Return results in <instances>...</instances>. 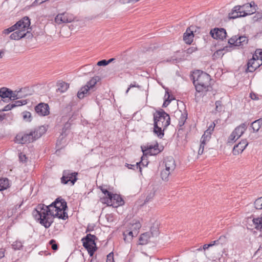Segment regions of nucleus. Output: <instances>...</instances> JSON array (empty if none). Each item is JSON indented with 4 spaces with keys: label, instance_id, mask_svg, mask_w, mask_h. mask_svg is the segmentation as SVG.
Listing matches in <instances>:
<instances>
[{
    "label": "nucleus",
    "instance_id": "obj_29",
    "mask_svg": "<svg viewBox=\"0 0 262 262\" xmlns=\"http://www.w3.org/2000/svg\"><path fill=\"white\" fill-rule=\"evenodd\" d=\"M201 70H196L193 71L190 74L191 80L192 82H196L199 80L200 76H201Z\"/></svg>",
    "mask_w": 262,
    "mask_h": 262
},
{
    "label": "nucleus",
    "instance_id": "obj_52",
    "mask_svg": "<svg viewBox=\"0 0 262 262\" xmlns=\"http://www.w3.org/2000/svg\"><path fill=\"white\" fill-rule=\"evenodd\" d=\"M14 28H15V26H14V25H13L11 27H9V28L5 29L3 31V33L7 35V34L10 33L12 32L15 31V30Z\"/></svg>",
    "mask_w": 262,
    "mask_h": 262
},
{
    "label": "nucleus",
    "instance_id": "obj_47",
    "mask_svg": "<svg viewBox=\"0 0 262 262\" xmlns=\"http://www.w3.org/2000/svg\"><path fill=\"white\" fill-rule=\"evenodd\" d=\"M23 118L25 120L30 122L31 121V114L29 112H24L23 113Z\"/></svg>",
    "mask_w": 262,
    "mask_h": 262
},
{
    "label": "nucleus",
    "instance_id": "obj_28",
    "mask_svg": "<svg viewBox=\"0 0 262 262\" xmlns=\"http://www.w3.org/2000/svg\"><path fill=\"white\" fill-rule=\"evenodd\" d=\"M46 132V128L45 126H42L39 127L38 128L34 129L33 132H34V135L36 139L39 138L43 134H45Z\"/></svg>",
    "mask_w": 262,
    "mask_h": 262
},
{
    "label": "nucleus",
    "instance_id": "obj_62",
    "mask_svg": "<svg viewBox=\"0 0 262 262\" xmlns=\"http://www.w3.org/2000/svg\"><path fill=\"white\" fill-rule=\"evenodd\" d=\"M155 196L154 192H150L149 194L147 195L145 199V202H148L150 201Z\"/></svg>",
    "mask_w": 262,
    "mask_h": 262
},
{
    "label": "nucleus",
    "instance_id": "obj_48",
    "mask_svg": "<svg viewBox=\"0 0 262 262\" xmlns=\"http://www.w3.org/2000/svg\"><path fill=\"white\" fill-rule=\"evenodd\" d=\"M49 244L51 246V248L54 251H56L58 248V245L56 243V241L55 239H51L49 242Z\"/></svg>",
    "mask_w": 262,
    "mask_h": 262
},
{
    "label": "nucleus",
    "instance_id": "obj_40",
    "mask_svg": "<svg viewBox=\"0 0 262 262\" xmlns=\"http://www.w3.org/2000/svg\"><path fill=\"white\" fill-rule=\"evenodd\" d=\"M253 57L257 58V60L262 63V49H257L256 50L255 53L253 55Z\"/></svg>",
    "mask_w": 262,
    "mask_h": 262
},
{
    "label": "nucleus",
    "instance_id": "obj_34",
    "mask_svg": "<svg viewBox=\"0 0 262 262\" xmlns=\"http://www.w3.org/2000/svg\"><path fill=\"white\" fill-rule=\"evenodd\" d=\"M161 83V85L162 86V87L165 89V96H166V95H167V99L164 102L163 105H162V107H166L169 104V103L171 102V101L172 100V99H174L173 98H171L170 99V95H169V90L168 88H165L162 84V83Z\"/></svg>",
    "mask_w": 262,
    "mask_h": 262
},
{
    "label": "nucleus",
    "instance_id": "obj_2",
    "mask_svg": "<svg viewBox=\"0 0 262 262\" xmlns=\"http://www.w3.org/2000/svg\"><path fill=\"white\" fill-rule=\"evenodd\" d=\"M50 207L55 208L54 215L59 219L66 220L68 218L66 210L68 209L67 203L64 199L57 198L50 205Z\"/></svg>",
    "mask_w": 262,
    "mask_h": 262
},
{
    "label": "nucleus",
    "instance_id": "obj_36",
    "mask_svg": "<svg viewBox=\"0 0 262 262\" xmlns=\"http://www.w3.org/2000/svg\"><path fill=\"white\" fill-rule=\"evenodd\" d=\"M98 248L96 245V242L94 243V244H93L92 246L89 247V248L87 249V251L88 253L89 254L90 256H93L94 253L97 250Z\"/></svg>",
    "mask_w": 262,
    "mask_h": 262
},
{
    "label": "nucleus",
    "instance_id": "obj_45",
    "mask_svg": "<svg viewBox=\"0 0 262 262\" xmlns=\"http://www.w3.org/2000/svg\"><path fill=\"white\" fill-rule=\"evenodd\" d=\"M27 103L26 100H21L15 101L14 103H12V105H14V108L16 106H19L23 105H25Z\"/></svg>",
    "mask_w": 262,
    "mask_h": 262
},
{
    "label": "nucleus",
    "instance_id": "obj_30",
    "mask_svg": "<svg viewBox=\"0 0 262 262\" xmlns=\"http://www.w3.org/2000/svg\"><path fill=\"white\" fill-rule=\"evenodd\" d=\"M148 86H149V84H146V83L143 86L139 85L138 84L131 83L129 85V87L126 90V93L127 94L128 92V91L130 90V89H132V88H138L140 91H143V90L146 91V90L148 89Z\"/></svg>",
    "mask_w": 262,
    "mask_h": 262
},
{
    "label": "nucleus",
    "instance_id": "obj_1",
    "mask_svg": "<svg viewBox=\"0 0 262 262\" xmlns=\"http://www.w3.org/2000/svg\"><path fill=\"white\" fill-rule=\"evenodd\" d=\"M52 207L40 204L37 205V207L32 211V215L35 220L39 222V223L43 225L46 228H49L53 221H49V214L53 217H56L54 213L52 211Z\"/></svg>",
    "mask_w": 262,
    "mask_h": 262
},
{
    "label": "nucleus",
    "instance_id": "obj_59",
    "mask_svg": "<svg viewBox=\"0 0 262 262\" xmlns=\"http://www.w3.org/2000/svg\"><path fill=\"white\" fill-rule=\"evenodd\" d=\"M196 50H197L196 47L192 46V47H191L188 48L186 50V52L188 54H191L192 53H193L195 51H196Z\"/></svg>",
    "mask_w": 262,
    "mask_h": 262
},
{
    "label": "nucleus",
    "instance_id": "obj_17",
    "mask_svg": "<svg viewBox=\"0 0 262 262\" xmlns=\"http://www.w3.org/2000/svg\"><path fill=\"white\" fill-rule=\"evenodd\" d=\"M73 20V16L68 13L59 14L55 17V21L58 24L71 23Z\"/></svg>",
    "mask_w": 262,
    "mask_h": 262
},
{
    "label": "nucleus",
    "instance_id": "obj_22",
    "mask_svg": "<svg viewBox=\"0 0 262 262\" xmlns=\"http://www.w3.org/2000/svg\"><path fill=\"white\" fill-rule=\"evenodd\" d=\"M262 125V119H259L253 121L251 124V127L253 129V132H257Z\"/></svg>",
    "mask_w": 262,
    "mask_h": 262
},
{
    "label": "nucleus",
    "instance_id": "obj_43",
    "mask_svg": "<svg viewBox=\"0 0 262 262\" xmlns=\"http://www.w3.org/2000/svg\"><path fill=\"white\" fill-rule=\"evenodd\" d=\"M254 205L256 209H262V196L255 200Z\"/></svg>",
    "mask_w": 262,
    "mask_h": 262
},
{
    "label": "nucleus",
    "instance_id": "obj_10",
    "mask_svg": "<svg viewBox=\"0 0 262 262\" xmlns=\"http://www.w3.org/2000/svg\"><path fill=\"white\" fill-rule=\"evenodd\" d=\"M248 41L247 37L245 36H234L228 40V43L230 45L242 48L244 45L247 44Z\"/></svg>",
    "mask_w": 262,
    "mask_h": 262
},
{
    "label": "nucleus",
    "instance_id": "obj_39",
    "mask_svg": "<svg viewBox=\"0 0 262 262\" xmlns=\"http://www.w3.org/2000/svg\"><path fill=\"white\" fill-rule=\"evenodd\" d=\"M214 126L215 125L214 124L213 127L212 126H210V127L205 132L204 135L202 136V137H203L205 135V142L210 138L211 132L213 130Z\"/></svg>",
    "mask_w": 262,
    "mask_h": 262
},
{
    "label": "nucleus",
    "instance_id": "obj_11",
    "mask_svg": "<svg viewBox=\"0 0 262 262\" xmlns=\"http://www.w3.org/2000/svg\"><path fill=\"white\" fill-rule=\"evenodd\" d=\"M17 140H19L21 144H26L31 143L37 140L34 132L31 131L29 133H26L24 135H17L16 136Z\"/></svg>",
    "mask_w": 262,
    "mask_h": 262
},
{
    "label": "nucleus",
    "instance_id": "obj_19",
    "mask_svg": "<svg viewBox=\"0 0 262 262\" xmlns=\"http://www.w3.org/2000/svg\"><path fill=\"white\" fill-rule=\"evenodd\" d=\"M194 34L193 31L190 28L187 29L183 35V40L187 44L190 45L193 40Z\"/></svg>",
    "mask_w": 262,
    "mask_h": 262
},
{
    "label": "nucleus",
    "instance_id": "obj_25",
    "mask_svg": "<svg viewBox=\"0 0 262 262\" xmlns=\"http://www.w3.org/2000/svg\"><path fill=\"white\" fill-rule=\"evenodd\" d=\"M12 93V91L7 88H2L0 89V97L3 98H9Z\"/></svg>",
    "mask_w": 262,
    "mask_h": 262
},
{
    "label": "nucleus",
    "instance_id": "obj_13",
    "mask_svg": "<svg viewBox=\"0 0 262 262\" xmlns=\"http://www.w3.org/2000/svg\"><path fill=\"white\" fill-rule=\"evenodd\" d=\"M210 34L216 39L223 40L227 36L226 30L224 28H214L210 31Z\"/></svg>",
    "mask_w": 262,
    "mask_h": 262
},
{
    "label": "nucleus",
    "instance_id": "obj_31",
    "mask_svg": "<svg viewBox=\"0 0 262 262\" xmlns=\"http://www.w3.org/2000/svg\"><path fill=\"white\" fill-rule=\"evenodd\" d=\"M211 80L210 76L207 73L201 71V76L198 82H209Z\"/></svg>",
    "mask_w": 262,
    "mask_h": 262
},
{
    "label": "nucleus",
    "instance_id": "obj_35",
    "mask_svg": "<svg viewBox=\"0 0 262 262\" xmlns=\"http://www.w3.org/2000/svg\"><path fill=\"white\" fill-rule=\"evenodd\" d=\"M155 147L154 145H149L147 144L146 145H145L144 146H141L142 151L143 152V154L144 156H147L148 154L150 152L149 151H151V149H153L154 147Z\"/></svg>",
    "mask_w": 262,
    "mask_h": 262
},
{
    "label": "nucleus",
    "instance_id": "obj_4",
    "mask_svg": "<svg viewBox=\"0 0 262 262\" xmlns=\"http://www.w3.org/2000/svg\"><path fill=\"white\" fill-rule=\"evenodd\" d=\"M102 203H107L108 205L111 203V205L114 207H118L124 205V201L121 196L117 194H114L111 192V195L108 198H101Z\"/></svg>",
    "mask_w": 262,
    "mask_h": 262
},
{
    "label": "nucleus",
    "instance_id": "obj_9",
    "mask_svg": "<svg viewBox=\"0 0 262 262\" xmlns=\"http://www.w3.org/2000/svg\"><path fill=\"white\" fill-rule=\"evenodd\" d=\"M195 90L200 95H206L207 93L213 90L211 83H193Z\"/></svg>",
    "mask_w": 262,
    "mask_h": 262
},
{
    "label": "nucleus",
    "instance_id": "obj_33",
    "mask_svg": "<svg viewBox=\"0 0 262 262\" xmlns=\"http://www.w3.org/2000/svg\"><path fill=\"white\" fill-rule=\"evenodd\" d=\"M57 86L58 88L56 90L57 92L64 93L69 88V83H59Z\"/></svg>",
    "mask_w": 262,
    "mask_h": 262
},
{
    "label": "nucleus",
    "instance_id": "obj_44",
    "mask_svg": "<svg viewBox=\"0 0 262 262\" xmlns=\"http://www.w3.org/2000/svg\"><path fill=\"white\" fill-rule=\"evenodd\" d=\"M170 174V172L167 171V170L163 169L161 172V177L163 180L168 181V177Z\"/></svg>",
    "mask_w": 262,
    "mask_h": 262
},
{
    "label": "nucleus",
    "instance_id": "obj_24",
    "mask_svg": "<svg viewBox=\"0 0 262 262\" xmlns=\"http://www.w3.org/2000/svg\"><path fill=\"white\" fill-rule=\"evenodd\" d=\"M150 238V233L146 232L142 234L139 238V244L144 245L147 244Z\"/></svg>",
    "mask_w": 262,
    "mask_h": 262
},
{
    "label": "nucleus",
    "instance_id": "obj_18",
    "mask_svg": "<svg viewBox=\"0 0 262 262\" xmlns=\"http://www.w3.org/2000/svg\"><path fill=\"white\" fill-rule=\"evenodd\" d=\"M248 145V143L246 139L242 140L234 146L232 150L233 155H237L242 152Z\"/></svg>",
    "mask_w": 262,
    "mask_h": 262
},
{
    "label": "nucleus",
    "instance_id": "obj_8",
    "mask_svg": "<svg viewBox=\"0 0 262 262\" xmlns=\"http://www.w3.org/2000/svg\"><path fill=\"white\" fill-rule=\"evenodd\" d=\"M96 83H94L92 84V83H87L86 85L81 88L78 91L77 94L78 98L80 99H82L85 97L90 95L92 92L95 91V86Z\"/></svg>",
    "mask_w": 262,
    "mask_h": 262
},
{
    "label": "nucleus",
    "instance_id": "obj_49",
    "mask_svg": "<svg viewBox=\"0 0 262 262\" xmlns=\"http://www.w3.org/2000/svg\"><path fill=\"white\" fill-rule=\"evenodd\" d=\"M19 92V91H12V93L11 94V96H10L9 98L11 100H15L19 98L20 96L18 94Z\"/></svg>",
    "mask_w": 262,
    "mask_h": 262
},
{
    "label": "nucleus",
    "instance_id": "obj_5",
    "mask_svg": "<svg viewBox=\"0 0 262 262\" xmlns=\"http://www.w3.org/2000/svg\"><path fill=\"white\" fill-rule=\"evenodd\" d=\"M247 128V123H243L237 126L229 136L228 143H233L237 140L244 133Z\"/></svg>",
    "mask_w": 262,
    "mask_h": 262
},
{
    "label": "nucleus",
    "instance_id": "obj_50",
    "mask_svg": "<svg viewBox=\"0 0 262 262\" xmlns=\"http://www.w3.org/2000/svg\"><path fill=\"white\" fill-rule=\"evenodd\" d=\"M221 245H225L227 243L228 238L225 235H221L219 238Z\"/></svg>",
    "mask_w": 262,
    "mask_h": 262
},
{
    "label": "nucleus",
    "instance_id": "obj_7",
    "mask_svg": "<svg viewBox=\"0 0 262 262\" xmlns=\"http://www.w3.org/2000/svg\"><path fill=\"white\" fill-rule=\"evenodd\" d=\"M14 26H15V30L23 31L24 33H26L27 35L29 33L28 30L30 29V20L28 17L25 16L14 24Z\"/></svg>",
    "mask_w": 262,
    "mask_h": 262
},
{
    "label": "nucleus",
    "instance_id": "obj_42",
    "mask_svg": "<svg viewBox=\"0 0 262 262\" xmlns=\"http://www.w3.org/2000/svg\"><path fill=\"white\" fill-rule=\"evenodd\" d=\"M126 166L128 169H135V168H136V169L139 168L140 172H142V168H141V166H140V163H136V164H129L126 163Z\"/></svg>",
    "mask_w": 262,
    "mask_h": 262
},
{
    "label": "nucleus",
    "instance_id": "obj_41",
    "mask_svg": "<svg viewBox=\"0 0 262 262\" xmlns=\"http://www.w3.org/2000/svg\"><path fill=\"white\" fill-rule=\"evenodd\" d=\"M229 18L230 19H235L238 17H241L239 16V13L238 11H234V7L232 10L231 12L229 13L228 15Z\"/></svg>",
    "mask_w": 262,
    "mask_h": 262
},
{
    "label": "nucleus",
    "instance_id": "obj_37",
    "mask_svg": "<svg viewBox=\"0 0 262 262\" xmlns=\"http://www.w3.org/2000/svg\"><path fill=\"white\" fill-rule=\"evenodd\" d=\"M149 151L150 152L148 155L149 156L156 155L161 151V150L159 148V144L158 142H156L153 149H151V151Z\"/></svg>",
    "mask_w": 262,
    "mask_h": 262
},
{
    "label": "nucleus",
    "instance_id": "obj_27",
    "mask_svg": "<svg viewBox=\"0 0 262 262\" xmlns=\"http://www.w3.org/2000/svg\"><path fill=\"white\" fill-rule=\"evenodd\" d=\"M141 227V224L137 220H134L133 221V223L132 224V227H130L131 230L134 232V234L135 235H137L138 233V230Z\"/></svg>",
    "mask_w": 262,
    "mask_h": 262
},
{
    "label": "nucleus",
    "instance_id": "obj_61",
    "mask_svg": "<svg viewBox=\"0 0 262 262\" xmlns=\"http://www.w3.org/2000/svg\"><path fill=\"white\" fill-rule=\"evenodd\" d=\"M253 223L255 224L258 225L261 227L262 225V217L260 218L254 219Z\"/></svg>",
    "mask_w": 262,
    "mask_h": 262
},
{
    "label": "nucleus",
    "instance_id": "obj_38",
    "mask_svg": "<svg viewBox=\"0 0 262 262\" xmlns=\"http://www.w3.org/2000/svg\"><path fill=\"white\" fill-rule=\"evenodd\" d=\"M187 118V114L184 113V114H181V116L179 119V124L178 125L181 127L183 126Z\"/></svg>",
    "mask_w": 262,
    "mask_h": 262
},
{
    "label": "nucleus",
    "instance_id": "obj_64",
    "mask_svg": "<svg viewBox=\"0 0 262 262\" xmlns=\"http://www.w3.org/2000/svg\"><path fill=\"white\" fill-rule=\"evenodd\" d=\"M250 97L253 100H258L259 99L257 95L253 92H251L250 94Z\"/></svg>",
    "mask_w": 262,
    "mask_h": 262
},
{
    "label": "nucleus",
    "instance_id": "obj_6",
    "mask_svg": "<svg viewBox=\"0 0 262 262\" xmlns=\"http://www.w3.org/2000/svg\"><path fill=\"white\" fill-rule=\"evenodd\" d=\"M78 172H72L70 170H64L62 172V176L61 178V183L63 184H67L70 182L72 185H74L77 180Z\"/></svg>",
    "mask_w": 262,
    "mask_h": 262
},
{
    "label": "nucleus",
    "instance_id": "obj_53",
    "mask_svg": "<svg viewBox=\"0 0 262 262\" xmlns=\"http://www.w3.org/2000/svg\"><path fill=\"white\" fill-rule=\"evenodd\" d=\"M99 188L101 190L103 193L106 195V198L110 196L111 195V192L108 191L107 189L104 188L102 186H99Z\"/></svg>",
    "mask_w": 262,
    "mask_h": 262
},
{
    "label": "nucleus",
    "instance_id": "obj_56",
    "mask_svg": "<svg viewBox=\"0 0 262 262\" xmlns=\"http://www.w3.org/2000/svg\"><path fill=\"white\" fill-rule=\"evenodd\" d=\"M152 236H157L158 234V230L157 227H152L150 229V233Z\"/></svg>",
    "mask_w": 262,
    "mask_h": 262
},
{
    "label": "nucleus",
    "instance_id": "obj_57",
    "mask_svg": "<svg viewBox=\"0 0 262 262\" xmlns=\"http://www.w3.org/2000/svg\"><path fill=\"white\" fill-rule=\"evenodd\" d=\"M83 70L85 71H90L89 73L92 71L95 68L93 65L92 64H86L84 66L83 68Z\"/></svg>",
    "mask_w": 262,
    "mask_h": 262
},
{
    "label": "nucleus",
    "instance_id": "obj_14",
    "mask_svg": "<svg viewBox=\"0 0 262 262\" xmlns=\"http://www.w3.org/2000/svg\"><path fill=\"white\" fill-rule=\"evenodd\" d=\"M256 6L254 2L242 5V8L244 9V14H239V16L245 17L254 13L256 12Z\"/></svg>",
    "mask_w": 262,
    "mask_h": 262
},
{
    "label": "nucleus",
    "instance_id": "obj_15",
    "mask_svg": "<svg viewBox=\"0 0 262 262\" xmlns=\"http://www.w3.org/2000/svg\"><path fill=\"white\" fill-rule=\"evenodd\" d=\"M97 239V237L95 235L88 234L81 239L83 246L85 249H87L93 244H94V243Z\"/></svg>",
    "mask_w": 262,
    "mask_h": 262
},
{
    "label": "nucleus",
    "instance_id": "obj_46",
    "mask_svg": "<svg viewBox=\"0 0 262 262\" xmlns=\"http://www.w3.org/2000/svg\"><path fill=\"white\" fill-rule=\"evenodd\" d=\"M12 246L14 250H19L22 248L23 244L20 241H16L13 243Z\"/></svg>",
    "mask_w": 262,
    "mask_h": 262
},
{
    "label": "nucleus",
    "instance_id": "obj_16",
    "mask_svg": "<svg viewBox=\"0 0 262 262\" xmlns=\"http://www.w3.org/2000/svg\"><path fill=\"white\" fill-rule=\"evenodd\" d=\"M261 64V61L252 56V58L249 59L247 63V71L253 72Z\"/></svg>",
    "mask_w": 262,
    "mask_h": 262
},
{
    "label": "nucleus",
    "instance_id": "obj_32",
    "mask_svg": "<svg viewBox=\"0 0 262 262\" xmlns=\"http://www.w3.org/2000/svg\"><path fill=\"white\" fill-rule=\"evenodd\" d=\"M9 186V180L7 178L0 179V191L6 189Z\"/></svg>",
    "mask_w": 262,
    "mask_h": 262
},
{
    "label": "nucleus",
    "instance_id": "obj_55",
    "mask_svg": "<svg viewBox=\"0 0 262 262\" xmlns=\"http://www.w3.org/2000/svg\"><path fill=\"white\" fill-rule=\"evenodd\" d=\"M146 157V156L143 155L141 157V160L140 162H139V163H140V165L141 164H142L143 166H147V165H148V162L147 161V159H145Z\"/></svg>",
    "mask_w": 262,
    "mask_h": 262
},
{
    "label": "nucleus",
    "instance_id": "obj_3",
    "mask_svg": "<svg viewBox=\"0 0 262 262\" xmlns=\"http://www.w3.org/2000/svg\"><path fill=\"white\" fill-rule=\"evenodd\" d=\"M156 122L158 126H163L164 129H166L170 123V116L162 109L157 111L154 114V124H156Z\"/></svg>",
    "mask_w": 262,
    "mask_h": 262
},
{
    "label": "nucleus",
    "instance_id": "obj_21",
    "mask_svg": "<svg viewBox=\"0 0 262 262\" xmlns=\"http://www.w3.org/2000/svg\"><path fill=\"white\" fill-rule=\"evenodd\" d=\"M154 133L156 134L159 138H162L164 135V132L165 129H164L163 126H158L157 122H156V124H154Z\"/></svg>",
    "mask_w": 262,
    "mask_h": 262
},
{
    "label": "nucleus",
    "instance_id": "obj_20",
    "mask_svg": "<svg viewBox=\"0 0 262 262\" xmlns=\"http://www.w3.org/2000/svg\"><path fill=\"white\" fill-rule=\"evenodd\" d=\"M10 36V38L12 40H19L23 37L26 36V33H24L23 31L15 30L13 31Z\"/></svg>",
    "mask_w": 262,
    "mask_h": 262
},
{
    "label": "nucleus",
    "instance_id": "obj_26",
    "mask_svg": "<svg viewBox=\"0 0 262 262\" xmlns=\"http://www.w3.org/2000/svg\"><path fill=\"white\" fill-rule=\"evenodd\" d=\"M165 166L170 167V169H175V161L172 157H168L165 159Z\"/></svg>",
    "mask_w": 262,
    "mask_h": 262
},
{
    "label": "nucleus",
    "instance_id": "obj_63",
    "mask_svg": "<svg viewBox=\"0 0 262 262\" xmlns=\"http://www.w3.org/2000/svg\"><path fill=\"white\" fill-rule=\"evenodd\" d=\"M108 64V62L106 60L103 59L98 61L96 64L97 66H105Z\"/></svg>",
    "mask_w": 262,
    "mask_h": 262
},
{
    "label": "nucleus",
    "instance_id": "obj_60",
    "mask_svg": "<svg viewBox=\"0 0 262 262\" xmlns=\"http://www.w3.org/2000/svg\"><path fill=\"white\" fill-rule=\"evenodd\" d=\"M106 262H114V254H113V252L110 253L107 255V260H106Z\"/></svg>",
    "mask_w": 262,
    "mask_h": 262
},
{
    "label": "nucleus",
    "instance_id": "obj_54",
    "mask_svg": "<svg viewBox=\"0 0 262 262\" xmlns=\"http://www.w3.org/2000/svg\"><path fill=\"white\" fill-rule=\"evenodd\" d=\"M14 108V105H12V103H9L7 105H6L2 110H0V112L1 111H8L12 108Z\"/></svg>",
    "mask_w": 262,
    "mask_h": 262
},
{
    "label": "nucleus",
    "instance_id": "obj_51",
    "mask_svg": "<svg viewBox=\"0 0 262 262\" xmlns=\"http://www.w3.org/2000/svg\"><path fill=\"white\" fill-rule=\"evenodd\" d=\"M215 110L217 112H221L222 110V101H216L215 103Z\"/></svg>",
    "mask_w": 262,
    "mask_h": 262
},
{
    "label": "nucleus",
    "instance_id": "obj_58",
    "mask_svg": "<svg viewBox=\"0 0 262 262\" xmlns=\"http://www.w3.org/2000/svg\"><path fill=\"white\" fill-rule=\"evenodd\" d=\"M238 11L239 14H244V9L242 8V6L237 5L234 7V11Z\"/></svg>",
    "mask_w": 262,
    "mask_h": 262
},
{
    "label": "nucleus",
    "instance_id": "obj_12",
    "mask_svg": "<svg viewBox=\"0 0 262 262\" xmlns=\"http://www.w3.org/2000/svg\"><path fill=\"white\" fill-rule=\"evenodd\" d=\"M49 106L47 103H39L35 107L36 113L40 116H47L50 114Z\"/></svg>",
    "mask_w": 262,
    "mask_h": 262
},
{
    "label": "nucleus",
    "instance_id": "obj_23",
    "mask_svg": "<svg viewBox=\"0 0 262 262\" xmlns=\"http://www.w3.org/2000/svg\"><path fill=\"white\" fill-rule=\"evenodd\" d=\"M134 236L136 235L134 234V232L132 230H127L123 232L124 240L126 243L131 242Z\"/></svg>",
    "mask_w": 262,
    "mask_h": 262
}]
</instances>
